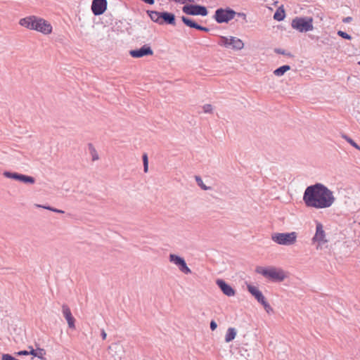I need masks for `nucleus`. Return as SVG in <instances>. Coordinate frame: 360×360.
<instances>
[{"mask_svg": "<svg viewBox=\"0 0 360 360\" xmlns=\"http://www.w3.org/2000/svg\"><path fill=\"white\" fill-rule=\"evenodd\" d=\"M335 200L333 191L321 183L307 186L303 195V201L308 207L328 208Z\"/></svg>", "mask_w": 360, "mask_h": 360, "instance_id": "nucleus-1", "label": "nucleus"}, {"mask_svg": "<svg viewBox=\"0 0 360 360\" xmlns=\"http://www.w3.org/2000/svg\"><path fill=\"white\" fill-rule=\"evenodd\" d=\"M257 274H262L265 278H269L273 281H283L286 275L283 270L278 269L275 267L264 268L262 266H257L255 269Z\"/></svg>", "mask_w": 360, "mask_h": 360, "instance_id": "nucleus-2", "label": "nucleus"}, {"mask_svg": "<svg viewBox=\"0 0 360 360\" xmlns=\"http://www.w3.org/2000/svg\"><path fill=\"white\" fill-rule=\"evenodd\" d=\"M271 240L281 245L290 246L297 241V233L295 231L290 233H274L271 234Z\"/></svg>", "mask_w": 360, "mask_h": 360, "instance_id": "nucleus-3", "label": "nucleus"}, {"mask_svg": "<svg viewBox=\"0 0 360 360\" xmlns=\"http://www.w3.org/2000/svg\"><path fill=\"white\" fill-rule=\"evenodd\" d=\"M292 27L300 32H307L313 30L312 18H295L292 20Z\"/></svg>", "mask_w": 360, "mask_h": 360, "instance_id": "nucleus-4", "label": "nucleus"}, {"mask_svg": "<svg viewBox=\"0 0 360 360\" xmlns=\"http://www.w3.org/2000/svg\"><path fill=\"white\" fill-rule=\"evenodd\" d=\"M218 44L226 48H231L233 50H241L244 47L243 41L236 37H220Z\"/></svg>", "mask_w": 360, "mask_h": 360, "instance_id": "nucleus-5", "label": "nucleus"}, {"mask_svg": "<svg viewBox=\"0 0 360 360\" xmlns=\"http://www.w3.org/2000/svg\"><path fill=\"white\" fill-rule=\"evenodd\" d=\"M236 12L228 8L226 9L218 8L215 11L214 19L218 23L228 22L233 19Z\"/></svg>", "mask_w": 360, "mask_h": 360, "instance_id": "nucleus-6", "label": "nucleus"}, {"mask_svg": "<svg viewBox=\"0 0 360 360\" xmlns=\"http://www.w3.org/2000/svg\"><path fill=\"white\" fill-rule=\"evenodd\" d=\"M184 13L191 15L206 16L208 13L205 6L198 4H186L182 8Z\"/></svg>", "mask_w": 360, "mask_h": 360, "instance_id": "nucleus-7", "label": "nucleus"}, {"mask_svg": "<svg viewBox=\"0 0 360 360\" xmlns=\"http://www.w3.org/2000/svg\"><path fill=\"white\" fill-rule=\"evenodd\" d=\"M313 242H317L318 245L316 249H321L323 244L328 243L326 239V233L323 230V226L321 223L316 222V233L312 238Z\"/></svg>", "mask_w": 360, "mask_h": 360, "instance_id": "nucleus-8", "label": "nucleus"}, {"mask_svg": "<svg viewBox=\"0 0 360 360\" xmlns=\"http://www.w3.org/2000/svg\"><path fill=\"white\" fill-rule=\"evenodd\" d=\"M169 259V262L176 265L181 272L186 274L191 273V269L188 267L185 259L183 257L174 254H170Z\"/></svg>", "mask_w": 360, "mask_h": 360, "instance_id": "nucleus-9", "label": "nucleus"}, {"mask_svg": "<svg viewBox=\"0 0 360 360\" xmlns=\"http://www.w3.org/2000/svg\"><path fill=\"white\" fill-rule=\"evenodd\" d=\"M34 30L41 32L44 34H49L52 32V26L47 20L37 17Z\"/></svg>", "mask_w": 360, "mask_h": 360, "instance_id": "nucleus-10", "label": "nucleus"}, {"mask_svg": "<svg viewBox=\"0 0 360 360\" xmlns=\"http://www.w3.org/2000/svg\"><path fill=\"white\" fill-rule=\"evenodd\" d=\"M129 54L133 58H141L146 56H152L153 51L148 44L143 45L141 48L135 50H131Z\"/></svg>", "mask_w": 360, "mask_h": 360, "instance_id": "nucleus-11", "label": "nucleus"}, {"mask_svg": "<svg viewBox=\"0 0 360 360\" xmlns=\"http://www.w3.org/2000/svg\"><path fill=\"white\" fill-rule=\"evenodd\" d=\"M107 0H93L91 11L95 15H102L107 9Z\"/></svg>", "mask_w": 360, "mask_h": 360, "instance_id": "nucleus-12", "label": "nucleus"}, {"mask_svg": "<svg viewBox=\"0 0 360 360\" xmlns=\"http://www.w3.org/2000/svg\"><path fill=\"white\" fill-rule=\"evenodd\" d=\"M216 283L220 290L223 292V293L226 296L232 297L236 295L235 290L230 285L226 283L224 280L217 279Z\"/></svg>", "mask_w": 360, "mask_h": 360, "instance_id": "nucleus-13", "label": "nucleus"}, {"mask_svg": "<svg viewBox=\"0 0 360 360\" xmlns=\"http://www.w3.org/2000/svg\"><path fill=\"white\" fill-rule=\"evenodd\" d=\"M62 312H63V316L65 317V319L67 321L68 327L70 329H75V319L72 315L70 309L69 308V307L67 304H63Z\"/></svg>", "mask_w": 360, "mask_h": 360, "instance_id": "nucleus-14", "label": "nucleus"}, {"mask_svg": "<svg viewBox=\"0 0 360 360\" xmlns=\"http://www.w3.org/2000/svg\"><path fill=\"white\" fill-rule=\"evenodd\" d=\"M109 354L111 355L110 360H121L122 348L117 344H112L109 346L108 348Z\"/></svg>", "mask_w": 360, "mask_h": 360, "instance_id": "nucleus-15", "label": "nucleus"}, {"mask_svg": "<svg viewBox=\"0 0 360 360\" xmlns=\"http://www.w3.org/2000/svg\"><path fill=\"white\" fill-rule=\"evenodd\" d=\"M37 18V17L35 15H30V16L23 18L20 20L19 24L24 27H26L29 30H34Z\"/></svg>", "mask_w": 360, "mask_h": 360, "instance_id": "nucleus-16", "label": "nucleus"}, {"mask_svg": "<svg viewBox=\"0 0 360 360\" xmlns=\"http://www.w3.org/2000/svg\"><path fill=\"white\" fill-rule=\"evenodd\" d=\"M161 24L164 23L167 25H176V19L174 13H169L167 11H164L161 13Z\"/></svg>", "mask_w": 360, "mask_h": 360, "instance_id": "nucleus-17", "label": "nucleus"}, {"mask_svg": "<svg viewBox=\"0 0 360 360\" xmlns=\"http://www.w3.org/2000/svg\"><path fill=\"white\" fill-rule=\"evenodd\" d=\"M247 288L250 293L255 297L258 302L261 303L264 300H265L263 294L257 287L248 284Z\"/></svg>", "mask_w": 360, "mask_h": 360, "instance_id": "nucleus-18", "label": "nucleus"}, {"mask_svg": "<svg viewBox=\"0 0 360 360\" xmlns=\"http://www.w3.org/2000/svg\"><path fill=\"white\" fill-rule=\"evenodd\" d=\"M161 13L162 12H158L155 11H147V13L148 14L151 20L159 25L161 24Z\"/></svg>", "mask_w": 360, "mask_h": 360, "instance_id": "nucleus-19", "label": "nucleus"}, {"mask_svg": "<svg viewBox=\"0 0 360 360\" xmlns=\"http://www.w3.org/2000/svg\"><path fill=\"white\" fill-rule=\"evenodd\" d=\"M3 175L6 178L15 179L18 181H22V177L23 176V174H19L17 172H8V171H5L3 173Z\"/></svg>", "mask_w": 360, "mask_h": 360, "instance_id": "nucleus-20", "label": "nucleus"}, {"mask_svg": "<svg viewBox=\"0 0 360 360\" xmlns=\"http://www.w3.org/2000/svg\"><path fill=\"white\" fill-rule=\"evenodd\" d=\"M236 336V330L234 328H229L227 330L226 336H225V341L226 342H230L232 341Z\"/></svg>", "mask_w": 360, "mask_h": 360, "instance_id": "nucleus-21", "label": "nucleus"}, {"mask_svg": "<svg viewBox=\"0 0 360 360\" xmlns=\"http://www.w3.org/2000/svg\"><path fill=\"white\" fill-rule=\"evenodd\" d=\"M290 70V66L288 65H285L283 66L279 67L278 68L276 69L274 71V74L276 76H282L287 71Z\"/></svg>", "mask_w": 360, "mask_h": 360, "instance_id": "nucleus-22", "label": "nucleus"}, {"mask_svg": "<svg viewBox=\"0 0 360 360\" xmlns=\"http://www.w3.org/2000/svg\"><path fill=\"white\" fill-rule=\"evenodd\" d=\"M181 20L183 21V22L188 27H190L191 28H195L196 29L197 27H198V23L195 22V21H193V20H191V18H188L187 17H185V16H182L181 17Z\"/></svg>", "mask_w": 360, "mask_h": 360, "instance_id": "nucleus-23", "label": "nucleus"}, {"mask_svg": "<svg viewBox=\"0 0 360 360\" xmlns=\"http://www.w3.org/2000/svg\"><path fill=\"white\" fill-rule=\"evenodd\" d=\"M285 18V12L283 10H281L279 11V10H277L275 13L274 14V19L278 21H281Z\"/></svg>", "mask_w": 360, "mask_h": 360, "instance_id": "nucleus-24", "label": "nucleus"}, {"mask_svg": "<svg viewBox=\"0 0 360 360\" xmlns=\"http://www.w3.org/2000/svg\"><path fill=\"white\" fill-rule=\"evenodd\" d=\"M342 137L345 139L351 146L360 150V146L354 142L350 137L346 134H342Z\"/></svg>", "mask_w": 360, "mask_h": 360, "instance_id": "nucleus-25", "label": "nucleus"}, {"mask_svg": "<svg viewBox=\"0 0 360 360\" xmlns=\"http://www.w3.org/2000/svg\"><path fill=\"white\" fill-rule=\"evenodd\" d=\"M21 182L27 184H34L35 183V179L31 176L23 174Z\"/></svg>", "mask_w": 360, "mask_h": 360, "instance_id": "nucleus-26", "label": "nucleus"}, {"mask_svg": "<svg viewBox=\"0 0 360 360\" xmlns=\"http://www.w3.org/2000/svg\"><path fill=\"white\" fill-rule=\"evenodd\" d=\"M195 181L198 184V185L204 191H207V190H210L211 188L209 187V186H207L204 184L202 179L200 176H195Z\"/></svg>", "mask_w": 360, "mask_h": 360, "instance_id": "nucleus-27", "label": "nucleus"}, {"mask_svg": "<svg viewBox=\"0 0 360 360\" xmlns=\"http://www.w3.org/2000/svg\"><path fill=\"white\" fill-rule=\"evenodd\" d=\"M46 354V352L44 349L42 348H37L36 349V354H35V356L36 357H38L39 359H43V360H46L44 358V356Z\"/></svg>", "mask_w": 360, "mask_h": 360, "instance_id": "nucleus-28", "label": "nucleus"}, {"mask_svg": "<svg viewBox=\"0 0 360 360\" xmlns=\"http://www.w3.org/2000/svg\"><path fill=\"white\" fill-rule=\"evenodd\" d=\"M142 159L143 163V171L146 173L148 171V159L146 153L143 155Z\"/></svg>", "mask_w": 360, "mask_h": 360, "instance_id": "nucleus-29", "label": "nucleus"}, {"mask_svg": "<svg viewBox=\"0 0 360 360\" xmlns=\"http://www.w3.org/2000/svg\"><path fill=\"white\" fill-rule=\"evenodd\" d=\"M260 304H262L267 313L273 311L272 307L270 304L266 301V299L263 300Z\"/></svg>", "mask_w": 360, "mask_h": 360, "instance_id": "nucleus-30", "label": "nucleus"}, {"mask_svg": "<svg viewBox=\"0 0 360 360\" xmlns=\"http://www.w3.org/2000/svg\"><path fill=\"white\" fill-rule=\"evenodd\" d=\"M337 34L338 36L341 37L343 39H345L347 40H350L352 39L351 35H349V34H347L342 30H339Z\"/></svg>", "mask_w": 360, "mask_h": 360, "instance_id": "nucleus-31", "label": "nucleus"}, {"mask_svg": "<svg viewBox=\"0 0 360 360\" xmlns=\"http://www.w3.org/2000/svg\"><path fill=\"white\" fill-rule=\"evenodd\" d=\"M89 147L91 148L92 160L95 161L98 160V155L97 154L95 148L92 146L91 144H89Z\"/></svg>", "mask_w": 360, "mask_h": 360, "instance_id": "nucleus-32", "label": "nucleus"}, {"mask_svg": "<svg viewBox=\"0 0 360 360\" xmlns=\"http://www.w3.org/2000/svg\"><path fill=\"white\" fill-rule=\"evenodd\" d=\"M274 51H275V53H276L278 54H282V55L288 56L290 57L292 56L291 53H287L285 50L281 49H275Z\"/></svg>", "mask_w": 360, "mask_h": 360, "instance_id": "nucleus-33", "label": "nucleus"}, {"mask_svg": "<svg viewBox=\"0 0 360 360\" xmlns=\"http://www.w3.org/2000/svg\"><path fill=\"white\" fill-rule=\"evenodd\" d=\"M203 111L205 113H212V106L210 104H205L202 107Z\"/></svg>", "mask_w": 360, "mask_h": 360, "instance_id": "nucleus-34", "label": "nucleus"}, {"mask_svg": "<svg viewBox=\"0 0 360 360\" xmlns=\"http://www.w3.org/2000/svg\"><path fill=\"white\" fill-rule=\"evenodd\" d=\"M196 30H200V31H203V32H206L210 31L209 28H207L206 27H202V26H201L200 25H198V27H197Z\"/></svg>", "mask_w": 360, "mask_h": 360, "instance_id": "nucleus-35", "label": "nucleus"}, {"mask_svg": "<svg viewBox=\"0 0 360 360\" xmlns=\"http://www.w3.org/2000/svg\"><path fill=\"white\" fill-rule=\"evenodd\" d=\"M217 328V324L214 321H211L210 322V329L212 330H214Z\"/></svg>", "mask_w": 360, "mask_h": 360, "instance_id": "nucleus-36", "label": "nucleus"}, {"mask_svg": "<svg viewBox=\"0 0 360 360\" xmlns=\"http://www.w3.org/2000/svg\"><path fill=\"white\" fill-rule=\"evenodd\" d=\"M37 207H42V208H44L46 210H50V211H52V210H53L54 207H50V206H44V205H36Z\"/></svg>", "mask_w": 360, "mask_h": 360, "instance_id": "nucleus-37", "label": "nucleus"}, {"mask_svg": "<svg viewBox=\"0 0 360 360\" xmlns=\"http://www.w3.org/2000/svg\"><path fill=\"white\" fill-rule=\"evenodd\" d=\"M352 17H346V18H344L342 19V22H345V23H349L350 22H352Z\"/></svg>", "mask_w": 360, "mask_h": 360, "instance_id": "nucleus-38", "label": "nucleus"}, {"mask_svg": "<svg viewBox=\"0 0 360 360\" xmlns=\"http://www.w3.org/2000/svg\"><path fill=\"white\" fill-rule=\"evenodd\" d=\"M236 15L242 18L246 21V15L244 13H236Z\"/></svg>", "mask_w": 360, "mask_h": 360, "instance_id": "nucleus-39", "label": "nucleus"}, {"mask_svg": "<svg viewBox=\"0 0 360 360\" xmlns=\"http://www.w3.org/2000/svg\"><path fill=\"white\" fill-rule=\"evenodd\" d=\"M101 335L103 340H105L106 339L107 334H106L105 330H103V329L101 330Z\"/></svg>", "mask_w": 360, "mask_h": 360, "instance_id": "nucleus-40", "label": "nucleus"}, {"mask_svg": "<svg viewBox=\"0 0 360 360\" xmlns=\"http://www.w3.org/2000/svg\"><path fill=\"white\" fill-rule=\"evenodd\" d=\"M28 351L22 350L17 353V355L21 356V355H28Z\"/></svg>", "mask_w": 360, "mask_h": 360, "instance_id": "nucleus-41", "label": "nucleus"}, {"mask_svg": "<svg viewBox=\"0 0 360 360\" xmlns=\"http://www.w3.org/2000/svg\"><path fill=\"white\" fill-rule=\"evenodd\" d=\"M144 3L153 5L155 3V0H142Z\"/></svg>", "mask_w": 360, "mask_h": 360, "instance_id": "nucleus-42", "label": "nucleus"}, {"mask_svg": "<svg viewBox=\"0 0 360 360\" xmlns=\"http://www.w3.org/2000/svg\"><path fill=\"white\" fill-rule=\"evenodd\" d=\"M30 348L31 349V350L30 352H28L29 354H31V355L35 356L36 350L34 349L32 347H30Z\"/></svg>", "mask_w": 360, "mask_h": 360, "instance_id": "nucleus-43", "label": "nucleus"}, {"mask_svg": "<svg viewBox=\"0 0 360 360\" xmlns=\"http://www.w3.org/2000/svg\"><path fill=\"white\" fill-rule=\"evenodd\" d=\"M176 2H179L181 4H185L186 1L193 2V0H175Z\"/></svg>", "mask_w": 360, "mask_h": 360, "instance_id": "nucleus-44", "label": "nucleus"}, {"mask_svg": "<svg viewBox=\"0 0 360 360\" xmlns=\"http://www.w3.org/2000/svg\"><path fill=\"white\" fill-rule=\"evenodd\" d=\"M52 212H56V213H64L63 210H58V209H56V208H53V210H52Z\"/></svg>", "mask_w": 360, "mask_h": 360, "instance_id": "nucleus-45", "label": "nucleus"}, {"mask_svg": "<svg viewBox=\"0 0 360 360\" xmlns=\"http://www.w3.org/2000/svg\"><path fill=\"white\" fill-rule=\"evenodd\" d=\"M359 64L360 65V61L359 62Z\"/></svg>", "mask_w": 360, "mask_h": 360, "instance_id": "nucleus-46", "label": "nucleus"}]
</instances>
